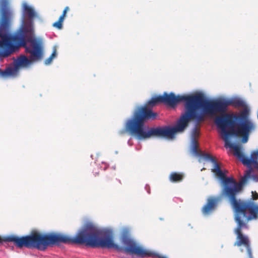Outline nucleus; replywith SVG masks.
Segmentation results:
<instances>
[{
  "label": "nucleus",
  "instance_id": "nucleus-11",
  "mask_svg": "<svg viewBox=\"0 0 258 258\" xmlns=\"http://www.w3.org/2000/svg\"><path fill=\"white\" fill-rule=\"evenodd\" d=\"M218 200L217 198L211 197L207 200L206 204L202 208V212L204 215H208L216 208Z\"/></svg>",
  "mask_w": 258,
  "mask_h": 258
},
{
  "label": "nucleus",
  "instance_id": "nucleus-23",
  "mask_svg": "<svg viewBox=\"0 0 258 258\" xmlns=\"http://www.w3.org/2000/svg\"><path fill=\"white\" fill-rule=\"evenodd\" d=\"M3 241H4L3 238L0 236V243H2Z\"/></svg>",
  "mask_w": 258,
  "mask_h": 258
},
{
  "label": "nucleus",
  "instance_id": "nucleus-1",
  "mask_svg": "<svg viewBox=\"0 0 258 258\" xmlns=\"http://www.w3.org/2000/svg\"><path fill=\"white\" fill-rule=\"evenodd\" d=\"M2 20L0 23V57H7L19 50L25 48L30 58L21 55L15 62V73L20 67H26L32 62L41 60L43 57L42 42L35 38L32 22L23 24L13 33H11V19L7 4H1Z\"/></svg>",
  "mask_w": 258,
  "mask_h": 258
},
{
  "label": "nucleus",
  "instance_id": "nucleus-16",
  "mask_svg": "<svg viewBox=\"0 0 258 258\" xmlns=\"http://www.w3.org/2000/svg\"><path fill=\"white\" fill-rule=\"evenodd\" d=\"M191 152L196 155L199 156L202 151L199 149V143L196 139H192L191 145Z\"/></svg>",
  "mask_w": 258,
  "mask_h": 258
},
{
  "label": "nucleus",
  "instance_id": "nucleus-17",
  "mask_svg": "<svg viewBox=\"0 0 258 258\" xmlns=\"http://www.w3.org/2000/svg\"><path fill=\"white\" fill-rule=\"evenodd\" d=\"M15 70L11 67L7 68L4 71H2L0 69V75L3 77L11 76L15 74Z\"/></svg>",
  "mask_w": 258,
  "mask_h": 258
},
{
  "label": "nucleus",
  "instance_id": "nucleus-21",
  "mask_svg": "<svg viewBox=\"0 0 258 258\" xmlns=\"http://www.w3.org/2000/svg\"><path fill=\"white\" fill-rule=\"evenodd\" d=\"M56 50L54 49L53 50V51L52 52V54H51V55L50 56V57H51L52 59H53L54 57L56 56Z\"/></svg>",
  "mask_w": 258,
  "mask_h": 258
},
{
  "label": "nucleus",
  "instance_id": "nucleus-18",
  "mask_svg": "<svg viewBox=\"0 0 258 258\" xmlns=\"http://www.w3.org/2000/svg\"><path fill=\"white\" fill-rule=\"evenodd\" d=\"M252 199L253 200L258 199V194L256 191H252Z\"/></svg>",
  "mask_w": 258,
  "mask_h": 258
},
{
  "label": "nucleus",
  "instance_id": "nucleus-20",
  "mask_svg": "<svg viewBox=\"0 0 258 258\" xmlns=\"http://www.w3.org/2000/svg\"><path fill=\"white\" fill-rule=\"evenodd\" d=\"M52 59H53L49 56L48 58H47L45 60V64H46V65H48V64H50L51 62Z\"/></svg>",
  "mask_w": 258,
  "mask_h": 258
},
{
  "label": "nucleus",
  "instance_id": "nucleus-24",
  "mask_svg": "<svg viewBox=\"0 0 258 258\" xmlns=\"http://www.w3.org/2000/svg\"><path fill=\"white\" fill-rule=\"evenodd\" d=\"M124 133V131H123V130H122V131H121L120 132V134H123Z\"/></svg>",
  "mask_w": 258,
  "mask_h": 258
},
{
  "label": "nucleus",
  "instance_id": "nucleus-3",
  "mask_svg": "<svg viewBox=\"0 0 258 258\" xmlns=\"http://www.w3.org/2000/svg\"><path fill=\"white\" fill-rule=\"evenodd\" d=\"M161 103L160 95L152 97L143 106L137 107L132 117L126 120L124 128L126 132L138 140L151 138L172 139L175 131L169 126L148 127L147 131L145 123L148 120L156 118L158 114L152 110L153 107Z\"/></svg>",
  "mask_w": 258,
  "mask_h": 258
},
{
  "label": "nucleus",
  "instance_id": "nucleus-14",
  "mask_svg": "<svg viewBox=\"0 0 258 258\" xmlns=\"http://www.w3.org/2000/svg\"><path fill=\"white\" fill-rule=\"evenodd\" d=\"M24 13L25 15L30 19H32L36 16V13L33 8L25 4L23 7Z\"/></svg>",
  "mask_w": 258,
  "mask_h": 258
},
{
  "label": "nucleus",
  "instance_id": "nucleus-22",
  "mask_svg": "<svg viewBox=\"0 0 258 258\" xmlns=\"http://www.w3.org/2000/svg\"><path fill=\"white\" fill-rule=\"evenodd\" d=\"M247 252H248L249 258H252L251 250L249 249V250H247Z\"/></svg>",
  "mask_w": 258,
  "mask_h": 258
},
{
  "label": "nucleus",
  "instance_id": "nucleus-6",
  "mask_svg": "<svg viewBox=\"0 0 258 258\" xmlns=\"http://www.w3.org/2000/svg\"><path fill=\"white\" fill-rule=\"evenodd\" d=\"M236 196V195H233L227 197L236 213L235 220L237 223V226L235 230L237 240L234 245L237 246L243 245L248 250L250 249L249 239L242 234L241 230L243 227H247L244 222L258 218V205L253 202L237 200Z\"/></svg>",
  "mask_w": 258,
  "mask_h": 258
},
{
  "label": "nucleus",
  "instance_id": "nucleus-2",
  "mask_svg": "<svg viewBox=\"0 0 258 258\" xmlns=\"http://www.w3.org/2000/svg\"><path fill=\"white\" fill-rule=\"evenodd\" d=\"M101 235L102 230L92 223H87L74 237L62 234H42L34 230L29 235L19 237L12 235L3 239L5 242H13L19 248L25 247L44 250L49 245L60 243L85 244L92 247H99Z\"/></svg>",
  "mask_w": 258,
  "mask_h": 258
},
{
  "label": "nucleus",
  "instance_id": "nucleus-19",
  "mask_svg": "<svg viewBox=\"0 0 258 258\" xmlns=\"http://www.w3.org/2000/svg\"><path fill=\"white\" fill-rule=\"evenodd\" d=\"M199 134V132H198V129L197 128H195L194 131H193V133H192V136H193V138L192 139H196V136H198Z\"/></svg>",
  "mask_w": 258,
  "mask_h": 258
},
{
  "label": "nucleus",
  "instance_id": "nucleus-5",
  "mask_svg": "<svg viewBox=\"0 0 258 258\" xmlns=\"http://www.w3.org/2000/svg\"><path fill=\"white\" fill-rule=\"evenodd\" d=\"M248 117L249 110L245 108L238 114H224L215 117V122L221 130L226 147L232 144L229 140L231 136L242 137L243 143L247 142L249 133L255 127Z\"/></svg>",
  "mask_w": 258,
  "mask_h": 258
},
{
  "label": "nucleus",
  "instance_id": "nucleus-13",
  "mask_svg": "<svg viewBox=\"0 0 258 258\" xmlns=\"http://www.w3.org/2000/svg\"><path fill=\"white\" fill-rule=\"evenodd\" d=\"M184 178V174L173 172L170 173L169 176V180L172 182H179L182 181Z\"/></svg>",
  "mask_w": 258,
  "mask_h": 258
},
{
  "label": "nucleus",
  "instance_id": "nucleus-10",
  "mask_svg": "<svg viewBox=\"0 0 258 258\" xmlns=\"http://www.w3.org/2000/svg\"><path fill=\"white\" fill-rule=\"evenodd\" d=\"M229 148L233 150V154L237 157L244 165L248 166L252 164L258 165V151L253 152L250 156V158L244 156L241 151L240 145L230 144Z\"/></svg>",
  "mask_w": 258,
  "mask_h": 258
},
{
  "label": "nucleus",
  "instance_id": "nucleus-8",
  "mask_svg": "<svg viewBox=\"0 0 258 258\" xmlns=\"http://www.w3.org/2000/svg\"><path fill=\"white\" fill-rule=\"evenodd\" d=\"M199 156L202 157L206 160H210L214 164V167L212 169V172L222 180L223 183L222 194L226 197L233 195H237L241 190L242 185L250 177L252 172L251 168L246 171L241 180L239 183H237L233 178L226 177L225 173L221 170L220 165L216 161L215 158L211 155L202 152Z\"/></svg>",
  "mask_w": 258,
  "mask_h": 258
},
{
  "label": "nucleus",
  "instance_id": "nucleus-9",
  "mask_svg": "<svg viewBox=\"0 0 258 258\" xmlns=\"http://www.w3.org/2000/svg\"><path fill=\"white\" fill-rule=\"evenodd\" d=\"M229 105L235 107H244L245 104L242 99L238 98H234L231 99H219L208 100L205 96V100L203 105L204 117L206 115L213 116L218 113L221 114L220 115L228 114L226 112L227 107Z\"/></svg>",
  "mask_w": 258,
  "mask_h": 258
},
{
  "label": "nucleus",
  "instance_id": "nucleus-4",
  "mask_svg": "<svg viewBox=\"0 0 258 258\" xmlns=\"http://www.w3.org/2000/svg\"><path fill=\"white\" fill-rule=\"evenodd\" d=\"M161 103L169 106L174 107L178 103L184 102V112L182 114L175 126L171 127L177 132H183L188 126L190 120L201 122L204 120L203 105L205 100V95L201 92H196L190 94L177 95L171 92H164L160 95Z\"/></svg>",
  "mask_w": 258,
  "mask_h": 258
},
{
  "label": "nucleus",
  "instance_id": "nucleus-12",
  "mask_svg": "<svg viewBox=\"0 0 258 258\" xmlns=\"http://www.w3.org/2000/svg\"><path fill=\"white\" fill-rule=\"evenodd\" d=\"M70 8L69 7H66L62 12V15L59 17L58 20L54 23L52 26L58 29H61L62 27V23L64 21V18L66 16L67 12L69 11Z\"/></svg>",
  "mask_w": 258,
  "mask_h": 258
},
{
  "label": "nucleus",
  "instance_id": "nucleus-7",
  "mask_svg": "<svg viewBox=\"0 0 258 258\" xmlns=\"http://www.w3.org/2000/svg\"><path fill=\"white\" fill-rule=\"evenodd\" d=\"M120 240L123 244V246L116 244L114 242L113 234L111 232L102 230V235L100 238L99 247L113 248L117 251L123 252L131 255L135 254L142 257L151 256L158 258H167L164 256L147 250L138 245L136 241L131 238L130 232L127 229L122 230Z\"/></svg>",
  "mask_w": 258,
  "mask_h": 258
},
{
  "label": "nucleus",
  "instance_id": "nucleus-15",
  "mask_svg": "<svg viewBox=\"0 0 258 258\" xmlns=\"http://www.w3.org/2000/svg\"><path fill=\"white\" fill-rule=\"evenodd\" d=\"M106 182L108 186L113 188L117 187L121 184L120 180L117 178L112 179L109 176L106 177Z\"/></svg>",
  "mask_w": 258,
  "mask_h": 258
}]
</instances>
